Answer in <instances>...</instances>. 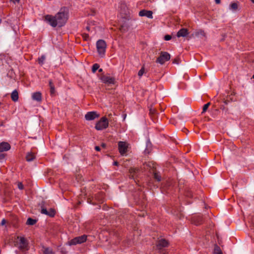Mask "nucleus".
Here are the masks:
<instances>
[{"label": "nucleus", "mask_w": 254, "mask_h": 254, "mask_svg": "<svg viewBox=\"0 0 254 254\" xmlns=\"http://www.w3.org/2000/svg\"><path fill=\"white\" fill-rule=\"evenodd\" d=\"M171 38H172L171 36L169 35H167L165 36V37H164V39L166 41L170 40V39H171Z\"/></svg>", "instance_id": "nucleus-32"}, {"label": "nucleus", "mask_w": 254, "mask_h": 254, "mask_svg": "<svg viewBox=\"0 0 254 254\" xmlns=\"http://www.w3.org/2000/svg\"><path fill=\"white\" fill-rule=\"evenodd\" d=\"M68 10L67 7L61 8L59 12L55 15H47L45 20L52 27H62L66 22L68 17Z\"/></svg>", "instance_id": "nucleus-1"}, {"label": "nucleus", "mask_w": 254, "mask_h": 254, "mask_svg": "<svg viewBox=\"0 0 254 254\" xmlns=\"http://www.w3.org/2000/svg\"><path fill=\"white\" fill-rule=\"evenodd\" d=\"M95 150H97V151H100V147H99V146H95Z\"/></svg>", "instance_id": "nucleus-36"}, {"label": "nucleus", "mask_w": 254, "mask_h": 254, "mask_svg": "<svg viewBox=\"0 0 254 254\" xmlns=\"http://www.w3.org/2000/svg\"><path fill=\"white\" fill-rule=\"evenodd\" d=\"M32 98L33 100L40 102L42 100L41 93L39 92H35L33 93Z\"/></svg>", "instance_id": "nucleus-17"}, {"label": "nucleus", "mask_w": 254, "mask_h": 254, "mask_svg": "<svg viewBox=\"0 0 254 254\" xmlns=\"http://www.w3.org/2000/svg\"><path fill=\"white\" fill-rule=\"evenodd\" d=\"M168 246V242L164 239H161L158 240L156 244V247L157 250L160 253L162 254H165L164 251L163 250Z\"/></svg>", "instance_id": "nucleus-5"}, {"label": "nucleus", "mask_w": 254, "mask_h": 254, "mask_svg": "<svg viewBox=\"0 0 254 254\" xmlns=\"http://www.w3.org/2000/svg\"><path fill=\"white\" fill-rule=\"evenodd\" d=\"M253 78L254 79V74L253 76Z\"/></svg>", "instance_id": "nucleus-45"}, {"label": "nucleus", "mask_w": 254, "mask_h": 254, "mask_svg": "<svg viewBox=\"0 0 254 254\" xmlns=\"http://www.w3.org/2000/svg\"><path fill=\"white\" fill-rule=\"evenodd\" d=\"M155 164L153 162H148L143 164V168L145 170L150 171L155 168Z\"/></svg>", "instance_id": "nucleus-16"}, {"label": "nucleus", "mask_w": 254, "mask_h": 254, "mask_svg": "<svg viewBox=\"0 0 254 254\" xmlns=\"http://www.w3.org/2000/svg\"><path fill=\"white\" fill-rule=\"evenodd\" d=\"M5 222H6V221H5V219H2V221H1V225H4V224H5Z\"/></svg>", "instance_id": "nucleus-35"}, {"label": "nucleus", "mask_w": 254, "mask_h": 254, "mask_svg": "<svg viewBox=\"0 0 254 254\" xmlns=\"http://www.w3.org/2000/svg\"><path fill=\"white\" fill-rule=\"evenodd\" d=\"M11 98L13 101L16 102L18 100V93L16 90H14L11 94Z\"/></svg>", "instance_id": "nucleus-19"}, {"label": "nucleus", "mask_w": 254, "mask_h": 254, "mask_svg": "<svg viewBox=\"0 0 254 254\" xmlns=\"http://www.w3.org/2000/svg\"><path fill=\"white\" fill-rule=\"evenodd\" d=\"M152 11L150 10H146L145 9L141 10L139 12L140 16H146L149 18H152Z\"/></svg>", "instance_id": "nucleus-13"}, {"label": "nucleus", "mask_w": 254, "mask_h": 254, "mask_svg": "<svg viewBox=\"0 0 254 254\" xmlns=\"http://www.w3.org/2000/svg\"><path fill=\"white\" fill-rule=\"evenodd\" d=\"M43 252L44 254H54L52 249L49 248H43Z\"/></svg>", "instance_id": "nucleus-23"}, {"label": "nucleus", "mask_w": 254, "mask_h": 254, "mask_svg": "<svg viewBox=\"0 0 254 254\" xmlns=\"http://www.w3.org/2000/svg\"><path fill=\"white\" fill-rule=\"evenodd\" d=\"M19 239V249L22 251H26L28 250V243L26 240L23 237H17Z\"/></svg>", "instance_id": "nucleus-8"}, {"label": "nucleus", "mask_w": 254, "mask_h": 254, "mask_svg": "<svg viewBox=\"0 0 254 254\" xmlns=\"http://www.w3.org/2000/svg\"><path fill=\"white\" fill-rule=\"evenodd\" d=\"M87 236L83 235L81 236L77 237L72 239L69 244L70 245H75L78 244H81L86 241Z\"/></svg>", "instance_id": "nucleus-6"}, {"label": "nucleus", "mask_w": 254, "mask_h": 254, "mask_svg": "<svg viewBox=\"0 0 254 254\" xmlns=\"http://www.w3.org/2000/svg\"><path fill=\"white\" fill-rule=\"evenodd\" d=\"M195 36L196 37H205V34L203 31L199 30L195 32Z\"/></svg>", "instance_id": "nucleus-24"}, {"label": "nucleus", "mask_w": 254, "mask_h": 254, "mask_svg": "<svg viewBox=\"0 0 254 254\" xmlns=\"http://www.w3.org/2000/svg\"><path fill=\"white\" fill-rule=\"evenodd\" d=\"M213 254H223L220 248L218 246L215 245Z\"/></svg>", "instance_id": "nucleus-22"}, {"label": "nucleus", "mask_w": 254, "mask_h": 254, "mask_svg": "<svg viewBox=\"0 0 254 254\" xmlns=\"http://www.w3.org/2000/svg\"><path fill=\"white\" fill-rule=\"evenodd\" d=\"M35 158V155L34 153L32 152H28L26 156V159L28 162H30L33 161Z\"/></svg>", "instance_id": "nucleus-18"}, {"label": "nucleus", "mask_w": 254, "mask_h": 254, "mask_svg": "<svg viewBox=\"0 0 254 254\" xmlns=\"http://www.w3.org/2000/svg\"><path fill=\"white\" fill-rule=\"evenodd\" d=\"M187 196L188 197H192V194L191 191H188L187 194Z\"/></svg>", "instance_id": "nucleus-34"}, {"label": "nucleus", "mask_w": 254, "mask_h": 254, "mask_svg": "<svg viewBox=\"0 0 254 254\" xmlns=\"http://www.w3.org/2000/svg\"><path fill=\"white\" fill-rule=\"evenodd\" d=\"M99 65L97 64H95L93 65L92 68V71L93 73H95L96 70L99 68Z\"/></svg>", "instance_id": "nucleus-28"}, {"label": "nucleus", "mask_w": 254, "mask_h": 254, "mask_svg": "<svg viewBox=\"0 0 254 254\" xmlns=\"http://www.w3.org/2000/svg\"><path fill=\"white\" fill-rule=\"evenodd\" d=\"M216 3L219 4L221 2V0H215Z\"/></svg>", "instance_id": "nucleus-37"}, {"label": "nucleus", "mask_w": 254, "mask_h": 254, "mask_svg": "<svg viewBox=\"0 0 254 254\" xmlns=\"http://www.w3.org/2000/svg\"><path fill=\"white\" fill-rule=\"evenodd\" d=\"M173 63L176 64H179V59L178 58L175 59L173 60Z\"/></svg>", "instance_id": "nucleus-33"}, {"label": "nucleus", "mask_w": 254, "mask_h": 254, "mask_svg": "<svg viewBox=\"0 0 254 254\" xmlns=\"http://www.w3.org/2000/svg\"><path fill=\"white\" fill-rule=\"evenodd\" d=\"M119 151L122 155H124L127 151L128 144L124 141H119L118 143Z\"/></svg>", "instance_id": "nucleus-7"}, {"label": "nucleus", "mask_w": 254, "mask_h": 254, "mask_svg": "<svg viewBox=\"0 0 254 254\" xmlns=\"http://www.w3.org/2000/svg\"><path fill=\"white\" fill-rule=\"evenodd\" d=\"M144 73V67H142L140 70L139 71H138V75L139 76V77H141L143 74V73Z\"/></svg>", "instance_id": "nucleus-30"}, {"label": "nucleus", "mask_w": 254, "mask_h": 254, "mask_svg": "<svg viewBox=\"0 0 254 254\" xmlns=\"http://www.w3.org/2000/svg\"><path fill=\"white\" fill-rule=\"evenodd\" d=\"M17 187L19 190L23 189V185L21 182H18L17 184Z\"/></svg>", "instance_id": "nucleus-31"}, {"label": "nucleus", "mask_w": 254, "mask_h": 254, "mask_svg": "<svg viewBox=\"0 0 254 254\" xmlns=\"http://www.w3.org/2000/svg\"><path fill=\"white\" fill-rule=\"evenodd\" d=\"M49 86L50 87V93L52 95H54L55 93V89L54 83L52 80H50L49 81Z\"/></svg>", "instance_id": "nucleus-20"}, {"label": "nucleus", "mask_w": 254, "mask_h": 254, "mask_svg": "<svg viewBox=\"0 0 254 254\" xmlns=\"http://www.w3.org/2000/svg\"><path fill=\"white\" fill-rule=\"evenodd\" d=\"M86 29H87V30H89V27L88 26H87L86 27Z\"/></svg>", "instance_id": "nucleus-43"}, {"label": "nucleus", "mask_w": 254, "mask_h": 254, "mask_svg": "<svg viewBox=\"0 0 254 254\" xmlns=\"http://www.w3.org/2000/svg\"><path fill=\"white\" fill-rule=\"evenodd\" d=\"M113 164H114V165L118 166V164H119V163H118V162H117V161H115V162H114Z\"/></svg>", "instance_id": "nucleus-39"}, {"label": "nucleus", "mask_w": 254, "mask_h": 254, "mask_svg": "<svg viewBox=\"0 0 254 254\" xmlns=\"http://www.w3.org/2000/svg\"><path fill=\"white\" fill-rule=\"evenodd\" d=\"M108 127V119L106 117H102L100 120L96 123L95 128L98 130H100L106 128Z\"/></svg>", "instance_id": "nucleus-3"}, {"label": "nucleus", "mask_w": 254, "mask_h": 254, "mask_svg": "<svg viewBox=\"0 0 254 254\" xmlns=\"http://www.w3.org/2000/svg\"><path fill=\"white\" fill-rule=\"evenodd\" d=\"M209 105H210V103H208L203 106V109H202V111L201 113L202 114H203L206 111V110H207Z\"/></svg>", "instance_id": "nucleus-29"}, {"label": "nucleus", "mask_w": 254, "mask_h": 254, "mask_svg": "<svg viewBox=\"0 0 254 254\" xmlns=\"http://www.w3.org/2000/svg\"><path fill=\"white\" fill-rule=\"evenodd\" d=\"M229 8L230 10L234 11L238 9V4L237 2H232L230 4Z\"/></svg>", "instance_id": "nucleus-21"}, {"label": "nucleus", "mask_w": 254, "mask_h": 254, "mask_svg": "<svg viewBox=\"0 0 254 254\" xmlns=\"http://www.w3.org/2000/svg\"><path fill=\"white\" fill-rule=\"evenodd\" d=\"M4 155L3 154H0V159L4 158Z\"/></svg>", "instance_id": "nucleus-38"}, {"label": "nucleus", "mask_w": 254, "mask_h": 254, "mask_svg": "<svg viewBox=\"0 0 254 254\" xmlns=\"http://www.w3.org/2000/svg\"><path fill=\"white\" fill-rule=\"evenodd\" d=\"M153 174L154 179H155L158 182L161 181V177L159 173L156 172V171H153Z\"/></svg>", "instance_id": "nucleus-26"}, {"label": "nucleus", "mask_w": 254, "mask_h": 254, "mask_svg": "<svg viewBox=\"0 0 254 254\" xmlns=\"http://www.w3.org/2000/svg\"><path fill=\"white\" fill-rule=\"evenodd\" d=\"M129 172L130 178L135 180L140 174V170L139 169L131 168L129 169ZM134 181L136 182L135 180Z\"/></svg>", "instance_id": "nucleus-10"}, {"label": "nucleus", "mask_w": 254, "mask_h": 254, "mask_svg": "<svg viewBox=\"0 0 254 254\" xmlns=\"http://www.w3.org/2000/svg\"><path fill=\"white\" fill-rule=\"evenodd\" d=\"M252 2L254 3V0H251Z\"/></svg>", "instance_id": "nucleus-44"}, {"label": "nucleus", "mask_w": 254, "mask_h": 254, "mask_svg": "<svg viewBox=\"0 0 254 254\" xmlns=\"http://www.w3.org/2000/svg\"><path fill=\"white\" fill-rule=\"evenodd\" d=\"M189 34L188 30L186 28H182L178 31L177 34L178 37H185Z\"/></svg>", "instance_id": "nucleus-15"}, {"label": "nucleus", "mask_w": 254, "mask_h": 254, "mask_svg": "<svg viewBox=\"0 0 254 254\" xmlns=\"http://www.w3.org/2000/svg\"><path fill=\"white\" fill-rule=\"evenodd\" d=\"M10 0L12 1V2H13L14 3H15V2H18L19 0Z\"/></svg>", "instance_id": "nucleus-40"}, {"label": "nucleus", "mask_w": 254, "mask_h": 254, "mask_svg": "<svg viewBox=\"0 0 254 254\" xmlns=\"http://www.w3.org/2000/svg\"><path fill=\"white\" fill-rule=\"evenodd\" d=\"M96 47L99 55L102 57H103L107 47L105 41L103 40H99L96 43Z\"/></svg>", "instance_id": "nucleus-2"}, {"label": "nucleus", "mask_w": 254, "mask_h": 254, "mask_svg": "<svg viewBox=\"0 0 254 254\" xmlns=\"http://www.w3.org/2000/svg\"><path fill=\"white\" fill-rule=\"evenodd\" d=\"M10 149V144L5 142H2L0 143V152L6 151Z\"/></svg>", "instance_id": "nucleus-14"}, {"label": "nucleus", "mask_w": 254, "mask_h": 254, "mask_svg": "<svg viewBox=\"0 0 254 254\" xmlns=\"http://www.w3.org/2000/svg\"><path fill=\"white\" fill-rule=\"evenodd\" d=\"M101 146L102 147L105 148L106 146V144L105 143H102Z\"/></svg>", "instance_id": "nucleus-41"}, {"label": "nucleus", "mask_w": 254, "mask_h": 254, "mask_svg": "<svg viewBox=\"0 0 254 254\" xmlns=\"http://www.w3.org/2000/svg\"><path fill=\"white\" fill-rule=\"evenodd\" d=\"M170 59V55L166 52H161L160 56L157 59L156 63L164 64Z\"/></svg>", "instance_id": "nucleus-4"}, {"label": "nucleus", "mask_w": 254, "mask_h": 254, "mask_svg": "<svg viewBox=\"0 0 254 254\" xmlns=\"http://www.w3.org/2000/svg\"><path fill=\"white\" fill-rule=\"evenodd\" d=\"M36 220L33 219L31 218H28L26 222V224L29 225H33L36 223Z\"/></svg>", "instance_id": "nucleus-25"}, {"label": "nucleus", "mask_w": 254, "mask_h": 254, "mask_svg": "<svg viewBox=\"0 0 254 254\" xmlns=\"http://www.w3.org/2000/svg\"><path fill=\"white\" fill-rule=\"evenodd\" d=\"M41 212L50 217H53L55 215V211L54 209L50 208L49 210L46 208L42 207Z\"/></svg>", "instance_id": "nucleus-12"}, {"label": "nucleus", "mask_w": 254, "mask_h": 254, "mask_svg": "<svg viewBox=\"0 0 254 254\" xmlns=\"http://www.w3.org/2000/svg\"><path fill=\"white\" fill-rule=\"evenodd\" d=\"M102 71H103V69L102 68H100L99 69V72H102Z\"/></svg>", "instance_id": "nucleus-42"}, {"label": "nucleus", "mask_w": 254, "mask_h": 254, "mask_svg": "<svg viewBox=\"0 0 254 254\" xmlns=\"http://www.w3.org/2000/svg\"><path fill=\"white\" fill-rule=\"evenodd\" d=\"M99 116V114L97 112H89L85 115V118L87 121H91L98 118Z\"/></svg>", "instance_id": "nucleus-9"}, {"label": "nucleus", "mask_w": 254, "mask_h": 254, "mask_svg": "<svg viewBox=\"0 0 254 254\" xmlns=\"http://www.w3.org/2000/svg\"><path fill=\"white\" fill-rule=\"evenodd\" d=\"M101 80L104 83L109 84H114L115 83V78L112 77L103 75L101 77Z\"/></svg>", "instance_id": "nucleus-11"}, {"label": "nucleus", "mask_w": 254, "mask_h": 254, "mask_svg": "<svg viewBox=\"0 0 254 254\" xmlns=\"http://www.w3.org/2000/svg\"><path fill=\"white\" fill-rule=\"evenodd\" d=\"M45 59H46L45 56L44 55H42L41 57L39 58L38 59L39 64H40L41 65H42L44 64Z\"/></svg>", "instance_id": "nucleus-27"}]
</instances>
